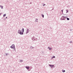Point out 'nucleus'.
Segmentation results:
<instances>
[{
  "mask_svg": "<svg viewBox=\"0 0 73 73\" xmlns=\"http://www.w3.org/2000/svg\"><path fill=\"white\" fill-rule=\"evenodd\" d=\"M63 10H62L61 11L62 12V13H63Z\"/></svg>",
  "mask_w": 73,
  "mask_h": 73,
  "instance_id": "24",
  "label": "nucleus"
},
{
  "mask_svg": "<svg viewBox=\"0 0 73 73\" xmlns=\"http://www.w3.org/2000/svg\"><path fill=\"white\" fill-rule=\"evenodd\" d=\"M7 18H8V17H6V19H7Z\"/></svg>",
  "mask_w": 73,
  "mask_h": 73,
  "instance_id": "26",
  "label": "nucleus"
},
{
  "mask_svg": "<svg viewBox=\"0 0 73 73\" xmlns=\"http://www.w3.org/2000/svg\"><path fill=\"white\" fill-rule=\"evenodd\" d=\"M5 54L6 55V56H7L8 54V53H5Z\"/></svg>",
  "mask_w": 73,
  "mask_h": 73,
  "instance_id": "16",
  "label": "nucleus"
},
{
  "mask_svg": "<svg viewBox=\"0 0 73 73\" xmlns=\"http://www.w3.org/2000/svg\"><path fill=\"white\" fill-rule=\"evenodd\" d=\"M66 18H67V20H70L69 18L67 17H66Z\"/></svg>",
  "mask_w": 73,
  "mask_h": 73,
  "instance_id": "14",
  "label": "nucleus"
},
{
  "mask_svg": "<svg viewBox=\"0 0 73 73\" xmlns=\"http://www.w3.org/2000/svg\"><path fill=\"white\" fill-rule=\"evenodd\" d=\"M62 72H65V70H62Z\"/></svg>",
  "mask_w": 73,
  "mask_h": 73,
  "instance_id": "18",
  "label": "nucleus"
},
{
  "mask_svg": "<svg viewBox=\"0 0 73 73\" xmlns=\"http://www.w3.org/2000/svg\"><path fill=\"white\" fill-rule=\"evenodd\" d=\"M43 4L44 5H43V6H45V4L43 3Z\"/></svg>",
  "mask_w": 73,
  "mask_h": 73,
  "instance_id": "21",
  "label": "nucleus"
},
{
  "mask_svg": "<svg viewBox=\"0 0 73 73\" xmlns=\"http://www.w3.org/2000/svg\"><path fill=\"white\" fill-rule=\"evenodd\" d=\"M31 39L33 40V39H34V40H35V37L33 36V37H32V38H31Z\"/></svg>",
  "mask_w": 73,
  "mask_h": 73,
  "instance_id": "7",
  "label": "nucleus"
},
{
  "mask_svg": "<svg viewBox=\"0 0 73 73\" xmlns=\"http://www.w3.org/2000/svg\"><path fill=\"white\" fill-rule=\"evenodd\" d=\"M24 29L23 28L22 29V32L21 31V30H19L18 31V33L20 35H24Z\"/></svg>",
  "mask_w": 73,
  "mask_h": 73,
  "instance_id": "1",
  "label": "nucleus"
},
{
  "mask_svg": "<svg viewBox=\"0 0 73 73\" xmlns=\"http://www.w3.org/2000/svg\"><path fill=\"white\" fill-rule=\"evenodd\" d=\"M62 17H63L64 18L63 19H64V20H65V19H66V17H64V16H62Z\"/></svg>",
  "mask_w": 73,
  "mask_h": 73,
  "instance_id": "6",
  "label": "nucleus"
},
{
  "mask_svg": "<svg viewBox=\"0 0 73 73\" xmlns=\"http://www.w3.org/2000/svg\"><path fill=\"white\" fill-rule=\"evenodd\" d=\"M42 17L43 18H44V15L43 14H42Z\"/></svg>",
  "mask_w": 73,
  "mask_h": 73,
  "instance_id": "12",
  "label": "nucleus"
},
{
  "mask_svg": "<svg viewBox=\"0 0 73 73\" xmlns=\"http://www.w3.org/2000/svg\"><path fill=\"white\" fill-rule=\"evenodd\" d=\"M66 13H68V10H66Z\"/></svg>",
  "mask_w": 73,
  "mask_h": 73,
  "instance_id": "20",
  "label": "nucleus"
},
{
  "mask_svg": "<svg viewBox=\"0 0 73 73\" xmlns=\"http://www.w3.org/2000/svg\"><path fill=\"white\" fill-rule=\"evenodd\" d=\"M29 29H27V31L26 32V34H27V33H28L29 32Z\"/></svg>",
  "mask_w": 73,
  "mask_h": 73,
  "instance_id": "5",
  "label": "nucleus"
},
{
  "mask_svg": "<svg viewBox=\"0 0 73 73\" xmlns=\"http://www.w3.org/2000/svg\"><path fill=\"white\" fill-rule=\"evenodd\" d=\"M10 48L11 49H13L14 48H15V45L12 44L10 47Z\"/></svg>",
  "mask_w": 73,
  "mask_h": 73,
  "instance_id": "2",
  "label": "nucleus"
},
{
  "mask_svg": "<svg viewBox=\"0 0 73 73\" xmlns=\"http://www.w3.org/2000/svg\"><path fill=\"white\" fill-rule=\"evenodd\" d=\"M1 14H2V13H0V16H1Z\"/></svg>",
  "mask_w": 73,
  "mask_h": 73,
  "instance_id": "25",
  "label": "nucleus"
},
{
  "mask_svg": "<svg viewBox=\"0 0 73 73\" xmlns=\"http://www.w3.org/2000/svg\"><path fill=\"white\" fill-rule=\"evenodd\" d=\"M32 3H30V4H31Z\"/></svg>",
  "mask_w": 73,
  "mask_h": 73,
  "instance_id": "29",
  "label": "nucleus"
},
{
  "mask_svg": "<svg viewBox=\"0 0 73 73\" xmlns=\"http://www.w3.org/2000/svg\"><path fill=\"white\" fill-rule=\"evenodd\" d=\"M30 48L31 49H33V48H34V47H33L32 46H31L30 47Z\"/></svg>",
  "mask_w": 73,
  "mask_h": 73,
  "instance_id": "9",
  "label": "nucleus"
},
{
  "mask_svg": "<svg viewBox=\"0 0 73 73\" xmlns=\"http://www.w3.org/2000/svg\"><path fill=\"white\" fill-rule=\"evenodd\" d=\"M70 43H72V41H70L69 42Z\"/></svg>",
  "mask_w": 73,
  "mask_h": 73,
  "instance_id": "22",
  "label": "nucleus"
},
{
  "mask_svg": "<svg viewBox=\"0 0 73 73\" xmlns=\"http://www.w3.org/2000/svg\"><path fill=\"white\" fill-rule=\"evenodd\" d=\"M35 22H36L37 23V22H38V19H36L35 21Z\"/></svg>",
  "mask_w": 73,
  "mask_h": 73,
  "instance_id": "10",
  "label": "nucleus"
},
{
  "mask_svg": "<svg viewBox=\"0 0 73 73\" xmlns=\"http://www.w3.org/2000/svg\"><path fill=\"white\" fill-rule=\"evenodd\" d=\"M27 69V70H29V66H26L25 67Z\"/></svg>",
  "mask_w": 73,
  "mask_h": 73,
  "instance_id": "4",
  "label": "nucleus"
},
{
  "mask_svg": "<svg viewBox=\"0 0 73 73\" xmlns=\"http://www.w3.org/2000/svg\"><path fill=\"white\" fill-rule=\"evenodd\" d=\"M36 40H37V38H36Z\"/></svg>",
  "mask_w": 73,
  "mask_h": 73,
  "instance_id": "28",
  "label": "nucleus"
},
{
  "mask_svg": "<svg viewBox=\"0 0 73 73\" xmlns=\"http://www.w3.org/2000/svg\"><path fill=\"white\" fill-rule=\"evenodd\" d=\"M49 50H52V48H49Z\"/></svg>",
  "mask_w": 73,
  "mask_h": 73,
  "instance_id": "19",
  "label": "nucleus"
},
{
  "mask_svg": "<svg viewBox=\"0 0 73 73\" xmlns=\"http://www.w3.org/2000/svg\"><path fill=\"white\" fill-rule=\"evenodd\" d=\"M60 20H64V18H62H62H60Z\"/></svg>",
  "mask_w": 73,
  "mask_h": 73,
  "instance_id": "8",
  "label": "nucleus"
},
{
  "mask_svg": "<svg viewBox=\"0 0 73 73\" xmlns=\"http://www.w3.org/2000/svg\"><path fill=\"white\" fill-rule=\"evenodd\" d=\"M49 47H48V49H49Z\"/></svg>",
  "mask_w": 73,
  "mask_h": 73,
  "instance_id": "27",
  "label": "nucleus"
},
{
  "mask_svg": "<svg viewBox=\"0 0 73 73\" xmlns=\"http://www.w3.org/2000/svg\"><path fill=\"white\" fill-rule=\"evenodd\" d=\"M0 7H1V9H3V6H1L0 5Z\"/></svg>",
  "mask_w": 73,
  "mask_h": 73,
  "instance_id": "11",
  "label": "nucleus"
},
{
  "mask_svg": "<svg viewBox=\"0 0 73 73\" xmlns=\"http://www.w3.org/2000/svg\"><path fill=\"white\" fill-rule=\"evenodd\" d=\"M5 16H6V14H4L3 15V17H5Z\"/></svg>",
  "mask_w": 73,
  "mask_h": 73,
  "instance_id": "15",
  "label": "nucleus"
},
{
  "mask_svg": "<svg viewBox=\"0 0 73 73\" xmlns=\"http://www.w3.org/2000/svg\"><path fill=\"white\" fill-rule=\"evenodd\" d=\"M13 49L14 50H15V47Z\"/></svg>",
  "mask_w": 73,
  "mask_h": 73,
  "instance_id": "23",
  "label": "nucleus"
},
{
  "mask_svg": "<svg viewBox=\"0 0 73 73\" xmlns=\"http://www.w3.org/2000/svg\"><path fill=\"white\" fill-rule=\"evenodd\" d=\"M23 62V60H20V62Z\"/></svg>",
  "mask_w": 73,
  "mask_h": 73,
  "instance_id": "13",
  "label": "nucleus"
},
{
  "mask_svg": "<svg viewBox=\"0 0 73 73\" xmlns=\"http://www.w3.org/2000/svg\"><path fill=\"white\" fill-rule=\"evenodd\" d=\"M49 66L51 68H53L54 67V65H51V64H49Z\"/></svg>",
  "mask_w": 73,
  "mask_h": 73,
  "instance_id": "3",
  "label": "nucleus"
},
{
  "mask_svg": "<svg viewBox=\"0 0 73 73\" xmlns=\"http://www.w3.org/2000/svg\"><path fill=\"white\" fill-rule=\"evenodd\" d=\"M52 58H55V56H53V57H52Z\"/></svg>",
  "mask_w": 73,
  "mask_h": 73,
  "instance_id": "17",
  "label": "nucleus"
}]
</instances>
